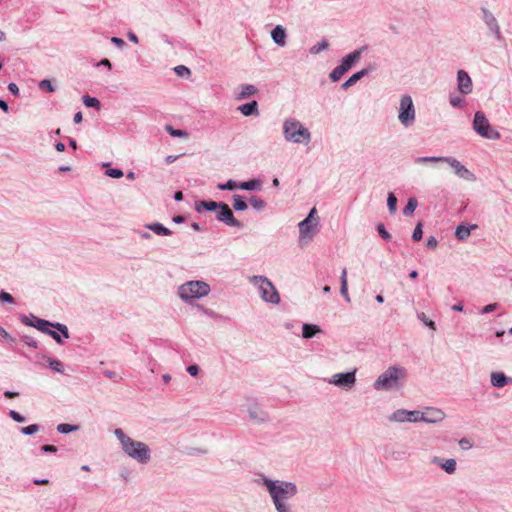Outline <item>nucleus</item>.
Segmentation results:
<instances>
[{"mask_svg": "<svg viewBox=\"0 0 512 512\" xmlns=\"http://www.w3.org/2000/svg\"><path fill=\"white\" fill-rule=\"evenodd\" d=\"M417 318L423 323L425 324L427 327H429L430 329L432 330H435L436 329V325H435V322L428 319L425 315V313L423 312H419L417 313Z\"/></svg>", "mask_w": 512, "mask_h": 512, "instance_id": "79ce46f5", "label": "nucleus"}, {"mask_svg": "<svg viewBox=\"0 0 512 512\" xmlns=\"http://www.w3.org/2000/svg\"><path fill=\"white\" fill-rule=\"evenodd\" d=\"M345 73L346 72L344 71V69L340 65H338L330 72L329 77L332 82H337L342 78V76Z\"/></svg>", "mask_w": 512, "mask_h": 512, "instance_id": "ea45409f", "label": "nucleus"}, {"mask_svg": "<svg viewBox=\"0 0 512 512\" xmlns=\"http://www.w3.org/2000/svg\"><path fill=\"white\" fill-rule=\"evenodd\" d=\"M187 372L191 375V376H196L198 375L199 373V367L195 364L193 365H190L187 367Z\"/></svg>", "mask_w": 512, "mask_h": 512, "instance_id": "052dcab7", "label": "nucleus"}, {"mask_svg": "<svg viewBox=\"0 0 512 512\" xmlns=\"http://www.w3.org/2000/svg\"><path fill=\"white\" fill-rule=\"evenodd\" d=\"M407 374L405 367L391 365L377 377L373 383V388L376 391H398L403 387Z\"/></svg>", "mask_w": 512, "mask_h": 512, "instance_id": "20e7f679", "label": "nucleus"}, {"mask_svg": "<svg viewBox=\"0 0 512 512\" xmlns=\"http://www.w3.org/2000/svg\"><path fill=\"white\" fill-rule=\"evenodd\" d=\"M490 382L494 388H503L509 384H512V378L506 376L503 372H492L490 374Z\"/></svg>", "mask_w": 512, "mask_h": 512, "instance_id": "412c9836", "label": "nucleus"}, {"mask_svg": "<svg viewBox=\"0 0 512 512\" xmlns=\"http://www.w3.org/2000/svg\"><path fill=\"white\" fill-rule=\"evenodd\" d=\"M233 208L236 211H245L248 208V205L243 196L239 194L233 195Z\"/></svg>", "mask_w": 512, "mask_h": 512, "instance_id": "2f4dec72", "label": "nucleus"}, {"mask_svg": "<svg viewBox=\"0 0 512 512\" xmlns=\"http://www.w3.org/2000/svg\"><path fill=\"white\" fill-rule=\"evenodd\" d=\"M113 434L116 437L121 451L130 459L140 465L148 464L152 459V450L148 444L131 438L121 428H115Z\"/></svg>", "mask_w": 512, "mask_h": 512, "instance_id": "f03ea898", "label": "nucleus"}, {"mask_svg": "<svg viewBox=\"0 0 512 512\" xmlns=\"http://www.w3.org/2000/svg\"><path fill=\"white\" fill-rule=\"evenodd\" d=\"M271 38L277 46H286V29L282 25H276L271 31Z\"/></svg>", "mask_w": 512, "mask_h": 512, "instance_id": "4be33fe9", "label": "nucleus"}, {"mask_svg": "<svg viewBox=\"0 0 512 512\" xmlns=\"http://www.w3.org/2000/svg\"><path fill=\"white\" fill-rule=\"evenodd\" d=\"M316 213V208H312L308 215L306 216V218L298 224L300 244H307L314 237L316 233V228L319 223V220L316 217Z\"/></svg>", "mask_w": 512, "mask_h": 512, "instance_id": "9d476101", "label": "nucleus"}, {"mask_svg": "<svg viewBox=\"0 0 512 512\" xmlns=\"http://www.w3.org/2000/svg\"><path fill=\"white\" fill-rule=\"evenodd\" d=\"M39 87L42 88V89H46L48 92H54L55 91L54 85L48 79L41 80L39 82Z\"/></svg>", "mask_w": 512, "mask_h": 512, "instance_id": "de8ad7c7", "label": "nucleus"}, {"mask_svg": "<svg viewBox=\"0 0 512 512\" xmlns=\"http://www.w3.org/2000/svg\"><path fill=\"white\" fill-rule=\"evenodd\" d=\"M482 20L489 32L497 39H501L502 34L500 26L494 14L487 8H481Z\"/></svg>", "mask_w": 512, "mask_h": 512, "instance_id": "dca6fc26", "label": "nucleus"}, {"mask_svg": "<svg viewBox=\"0 0 512 512\" xmlns=\"http://www.w3.org/2000/svg\"><path fill=\"white\" fill-rule=\"evenodd\" d=\"M249 202L256 211H261L266 207L265 201L257 196H251Z\"/></svg>", "mask_w": 512, "mask_h": 512, "instance_id": "4c0bfd02", "label": "nucleus"}, {"mask_svg": "<svg viewBox=\"0 0 512 512\" xmlns=\"http://www.w3.org/2000/svg\"><path fill=\"white\" fill-rule=\"evenodd\" d=\"M8 90L15 96L19 95V88L15 83H9Z\"/></svg>", "mask_w": 512, "mask_h": 512, "instance_id": "0e129e2a", "label": "nucleus"}, {"mask_svg": "<svg viewBox=\"0 0 512 512\" xmlns=\"http://www.w3.org/2000/svg\"><path fill=\"white\" fill-rule=\"evenodd\" d=\"M262 187V182L259 179H251L244 182H239V189L246 191H259Z\"/></svg>", "mask_w": 512, "mask_h": 512, "instance_id": "cd10ccee", "label": "nucleus"}, {"mask_svg": "<svg viewBox=\"0 0 512 512\" xmlns=\"http://www.w3.org/2000/svg\"><path fill=\"white\" fill-rule=\"evenodd\" d=\"M364 50H366V47L356 49L353 52L347 54L341 59L339 65L344 69L345 72H347L361 58Z\"/></svg>", "mask_w": 512, "mask_h": 512, "instance_id": "aec40b11", "label": "nucleus"}, {"mask_svg": "<svg viewBox=\"0 0 512 512\" xmlns=\"http://www.w3.org/2000/svg\"><path fill=\"white\" fill-rule=\"evenodd\" d=\"M387 206H388L389 212L391 214H394L396 212V209H397V198L394 195V193H392V192L388 193Z\"/></svg>", "mask_w": 512, "mask_h": 512, "instance_id": "a19ab883", "label": "nucleus"}, {"mask_svg": "<svg viewBox=\"0 0 512 512\" xmlns=\"http://www.w3.org/2000/svg\"><path fill=\"white\" fill-rule=\"evenodd\" d=\"M211 286L206 280H188L177 287L176 295L185 304L194 305L211 293Z\"/></svg>", "mask_w": 512, "mask_h": 512, "instance_id": "39448f33", "label": "nucleus"}, {"mask_svg": "<svg viewBox=\"0 0 512 512\" xmlns=\"http://www.w3.org/2000/svg\"><path fill=\"white\" fill-rule=\"evenodd\" d=\"M370 72L369 68H364L356 73H354L352 76H350L342 85L341 88L346 90L349 87L355 85L361 78L366 76Z\"/></svg>", "mask_w": 512, "mask_h": 512, "instance_id": "a878e982", "label": "nucleus"}, {"mask_svg": "<svg viewBox=\"0 0 512 512\" xmlns=\"http://www.w3.org/2000/svg\"><path fill=\"white\" fill-rule=\"evenodd\" d=\"M217 188L219 190L233 191V190L239 189V182L229 179L226 183L218 184Z\"/></svg>", "mask_w": 512, "mask_h": 512, "instance_id": "58836bf2", "label": "nucleus"}, {"mask_svg": "<svg viewBox=\"0 0 512 512\" xmlns=\"http://www.w3.org/2000/svg\"><path fill=\"white\" fill-rule=\"evenodd\" d=\"M111 42H112L114 45H116L117 47H119V48H122V47H124V46H125V42H124V40H123V39H121V38H118V37H112V38H111Z\"/></svg>", "mask_w": 512, "mask_h": 512, "instance_id": "e2e57ef3", "label": "nucleus"}, {"mask_svg": "<svg viewBox=\"0 0 512 512\" xmlns=\"http://www.w3.org/2000/svg\"><path fill=\"white\" fill-rule=\"evenodd\" d=\"M30 327L52 337L56 343L63 344L64 340L69 339L68 327L59 322H50L38 317H33V322H26Z\"/></svg>", "mask_w": 512, "mask_h": 512, "instance_id": "0eeeda50", "label": "nucleus"}, {"mask_svg": "<svg viewBox=\"0 0 512 512\" xmlns=\"http://www.w3.org/2000/svg\"><path fill=\"white\" fill-rule=\"evenodd\" d=\"M497 307H498L497 303H491V304L484 306L481 312L483 314L491 313V312L495 311L497 309Z\"/></svg>", "mask_w": 512, "mask_h": 512, "instance_id": "13d9d810", "label": "nucleus"}, {"mask_svg": "<svg viewBox=\"0 0 512 512\" xmlns=\"http://www.w3.org/2000/svg\"><path fill=\"white\" fill-rule=\"evenodd\" d=\"M438 245V241L434 236H430L427 239L426 246L428 249H435Z\"/></svg>", "mask_w": 512, "mask_h": 512, "instance_id": "6e6d98bb", "label": "nucleus"}, {"mask_svg": "<svg viewBox=\"0 0 512 512\" xmlns=\"http://www.w3.org/2000/svg\"><path fill=\"white\" fill-rule=\"evenodd\" d=\"M82 100H83V104L88 108H96V109L100 108V101L95 97H91L89 95H84Z\"/></svg>", "mask_w": 512, "mask_h": 512, "instance_id": "c9c22d12", "label": "nucleus"}, {"mask_svg": "<svg viewBox=\"0 0 512 512\" xmlns=\"http://www.w3.org/2000/svg\"><path fill=\"white\" fill-rule=\"evenodd\" d=\"M283 139L290 144L307 146L312 141L310 129L296 117H286L282 121Z\"/></svg>", "mask_w": 512, "mask_h": 512, "instance_id": "7ed1b4c3", "label": "nucleus"}, {"mask_svg": "<svg viewBox=\"0 0 512 512\" xmlns=\"http://www.w3.org/2000/svg\"><path fill=\"white\" fill-rule=\"evenodd\" d=\"M242 406L251 421L255 423H263L267 420V413L261 408L255 399L246 398Z\"/></svg>", "mask_w": 512, "mask_h": 512, "instance_id": "ddd939ff", "label": "nucleus"}, {"mask_svg": "<svg viewBox=\"0 0 512 512\" xmlns=\"http://www.w3.org/2000/svg\"><path fill=\"white\" fill-rule=\"evenodd\" d=\"M216 219L229 227H242L241 222L235 218L229 205L224 202L216 212Z\"/></svg>", "mask_w": 512, "mask_h": 512, "instance_id": "2eb2a0df", "label": "nucleus"}, {"mask_svg": "<svg viewBox=\"0 0 512 512\" xmlns=\"http://www.w3.org/2000/svg\"><path fill=\"white\" fill-rule=\"evenodd\" d=\"M0 301L1 302H7V303H13L14 302V298L8 292L1 291L0 292Z\"/></svg>", "mask_w": 512, "mask_h": 512, "instance_id": "603ef678", "label": "nucleus"}, {"mask_svg": "<svg viewBox=\"0 0 512 512\" xmlns=\"http://www.w3.org/2000/svg\"><path fill=\"white\" fill-rule=\"evenodd\" d=\"M457 90L462 95H469L473 91L472 79L465 70L457 72Z\"/></svg>", "mask_w": 512, "mask_h": 512, "instance_id": "a211bd4d", "label": "nucleus"}, {"mask_svg": "<svg viewBox=\"0 0 512 512\" xmlns=\"http://www.w3.org/2000/svg\"><path fill=\"white\" fill-rule=\"evenodd\" d=\"M166 131L172 136V137H178V138H185L187 137V132L180 129H174L172 126H166Z\"/></svg>", "mask_w": 512, "mask_h": 512, "instance_id": "37998d69", "label": "nucleus"}, {"mask_svg": "<svg viewBox=\"0 0 512 512\" xmlns=\"http://www.w3.org/2000/svg\"><path fill=\"white\" fill-rule=\"evenodd\" d=\"M321 333H323V330L319 325L310 323H304L302 325V337L304 339H311Z\"/></svg>", "mask_w": 512, "mask_h": 512, "instance_id": "b1692460", "label": "nucleus"}, {"mask_svg": "<svg viewBox=\"0 0 512 512\" xmlns=\"http://www.w3.org/2000/svg\"><path fill=\"white\" fill-rule=\"evenodd\" d=\"M23 341L26 345L30 346V347H33V348H37L38 346V343L37 341H35L33 338L31 337H28V336H24L23 337Z\"/></svg>", "mask_w": 512, "mask_h": 512, "instance_id": "bf43d9fd", "label": "nucleus"}, {"mask_svg": "<svg viewBox=\"0 0 512 512\" xmlns=\"http://www.w3.org/2000/svg\"><path fill=\"white\" fill-rule=\"evenodd\" d=\"M449 103L452 107H461L464 104V100L460 96H450Z\"/></svg>", "mask_w": 512, "mask_h": 512, "instance_id": "09e8293b", "label": "nucleus"}, {"mask_svg": "<svg viewBox=\"0 0 512 512\" xmlns=\"http://www.w3.org/2000/svg\"><path fill=\"white\" fill-rule=\"evenodd\" d=\"M327 382L338 388L351 390L356 384V370L344 373H335L327 379Z\"/></svg>", "mask_w": 512, "mask_h": 512, "instance_id": "f8f14e48", "label": "nucleus"}, {"mask_svg": "<svg viewBox=\"0 0 512 512\" xmlns=\"http://www.w3.org/2000/svg\"><path fill=\"white\" fill-rule=\"evenodd\" d=\"M476 228V225L465 226L459 225L456 228L455 236L461 241H465L469 238L471 231Z\"/></svg>", "mask_w": 512, "mask_h": 512, "instance_id": "c85d7f7f", "label": "nucleus"}, {"mask_svg": "<svg viewBox=\"0 0 512 512\" xmlns=\"http://www.w3.org/2000/svg\"><path fill=\"white\" fill-rule=\"evenodd\" d=\"M254 482L265 487L275 512H296L292 500L298 495L299 490L295 482L272 479L264 474Z\"/></svg>", "mask_w": 512, "mask_h": 512, "instance_id": "f257e3e1", "label": "nucleus"}, {"mask_svg": "<svg viewBox=\"0 0 512 512\" xmlns=\"http://www.w3.org/2000/svg\"><path fill=\"white\" fill-rule=\"evenodd\" d=\"M448 164L453 170L454 173L461 179L466 180L468 182L476 181L475 174L470 171L466 166H464L459 160L454 157L446 156L445 162Z\"/></svg>", "mask_w": 512, "mask_h": 512, "instance_id": "4468645a", "label": "nucleus"}, {"mask_svg": "<svg viewBox=\"0 0 512 512\" xmlns=\"http://www.w3.org/2000/svg\"><path fill=\"white\" fill-rule=\"evenodd\" d=\"M459 446L462 450H469L472 448V443L467 438H462L459 440Z\"/></svg>", "mask_w": 512, "mask_h": 512, "instance_id": "5fc2aeb1", "label": "nucleus"}, {"mask_svg": "<svg viewBox=\"0 0 512 512\" xmlns=\"http://www.w3.org/2000/svg\"><path fill=\"white\" fill-rule=\"evenodd\" d=\"M377 231L379 233V235L385 239V240H390L391 239V235L390 233L386 230L385 226L383 224H379L377 226Z\"/></svg>", "mask_w": 512, "mask_h": 512, "instance_id": "8fccbe9b", "label": "nucleus"}, {"mask_svg": "<svg viewBox=\"0 0 512 512\" xmlns=\"http://www.w3.org/2000/svg\"><path fill=\"white\" fill-rule=\"evenodd\" d=\"M105 174L111 178H121L124 173L121 169H118V168H110V169H107Z\"/></svg>", "mask_w": 512, "mask_h": 512, "instance_id": "a18cd8bd", "label": "nucleus"}, {"mask_svg": "<svg viewBox=\"0 0 512 512\" xmlns=\"http://www.w3.org/2000/svg\"><path fill=\"white\" fill-rule=\"evenodd\" d=\"M145 228L159 236H169L172 233L168 228H166L163 224L159 222L146 224Z\"/></svg>", "mask_w": 512, "mask_h": 512, "instance_id": "bb28decb", "label": "nucleus"}, {"mask_svg": "<svg viewBox=\"0 0 512 512\" xmlns=\"http://www.w3.org/2000/svg\"><path fill=\"white\" fill-rule=\"evenodd\" d=\"M40 430V426L37 424H31L29 426L21 428V432L24 435H33Z\"/></svg>", "mask_w": 512, "mask_h": 512, "instance_id": "c03bdc74", "label": "nucleus"}, {"mask_svg": "<svg viewBox=\"0 0 512 512\" xmlns=\"http://www.w3.org/2000/svg\"><path fill=\"white\" fill-rule=\"evenodd\" d=\"M9 416L18 423H23L26 421L25 417L15 410H10Z\"/></svg>", "mask_w": 512, "mask_h": 512, "instance_id": "3c124183", "label": "nucleus"}, {"mask_svg": "<svg viewBox=\"0 0 512 512\" xmlns=\"http://www.w3.org/2000/svg\"><path fill=\"white\" fill-rule=\"evenodd\" d=\"M430 463L438 466L449 475L454 474L457 470V461L454 458H441L439 456H433L430 459Z\"/></svg>", "mask_w": 512, "mask_h": 512, "instance_id": "6ab92c4d", "label": "nucleus"}, {"mask_svg": "<svg viewBox=\"0 0 512 512\" xmlns=\"http://www.w3.org/2000/svg\"><path fill=\"white\" fill-rule=\"evenodd\" d=\"M421 410H407L399 408L390 413L387 419L390 423L404 424V423H419L421 422Z\"/></svg>", "mask_w": 512, "mask_h": 512, "instance_id": "9b49d317", "label": "nucleus"}, {"mask_svg": "<svg viewBox=\"0 0 512 512\" xmlns=\"http://www.w3.org/2000/svg\"><path fill=\"white\" fill-rule=\"evenodd\" d=\"M78 429H79V426L71 425L68 423H61V424H58L56 427V430L61 434H68V433L77 431Z\"/></svg>", "mask_w": 512, "mask_h": 512, "instance_id": "f704fd0d", "label": "nucleus"}, {"mask_svg": "<svg viewBox=\"0 0 512 512\" xmlns=\"http://www.w3.org/2000/svg\"><path fill=\"white\" fill-rule=\"evenodd\" d=\"M397 111V119L404 128H410L415 124L416 108L413 99L409 94H403L400 96Z\"/></svg>", "mask_w": 512, "mask_h": 512, "instance_id": "6e6552de", "label": "nucleus"}, {"mask_svg": "<svg viewBox=\"0 0 512 512\" xmlns=\"http://www.w3.org/2000/svg\"><path fill=\"white\" fill-rule=\"evenodd\" d=\"M41 450L45 453H47V452L55 453L57 451V447L54 445L45 444L41 447Z\"/></svg>", "mask_w": 512, "mask_h": 512, "instance_id": "680f3d73", "label": "nucleus"}, {"mask_svg": "<svg viewBox=\"0 0 512 512\" xmlns=\"http://www.w3.org/2000/svg\"><path fill=\"white\" fill-rule=\"evenodd\" d=\"M340 293H341L342 297L345 299L346 302L349 303L351 301L349 293H348V283L347 284H341Z\"/></svg>", "mask_w": 512, "mask_h": 512, "instance_id": "864d4df0", "label": "nucleus"}, {"mask_svg": "<svg viewBox=\"0 0 512 512\" xmlns=\"http://www.w3.org/2000/svg\"><path fill=\"white\" fill-rule=\"evenodd\" d=\"M472 129L477 135L485 139L498 140L501 137V134L491 126L483 111L475 112Z\"/></svg>", "mask_w": 512, "mask_h": 512, "instance_id": "1a4fd4ad", "label": "nucleus"}, {"mask_svg": "<svg viewBox=\"0 0 512 512\" xmlns=\"http://www.w3.org/2000/svg\"><path fill=\"white\" fill-rule=\"evenodd\" d=\"M137 234L139 235V237L141 239H144V240H150L152 237L148 231L139 230V231H137Z\"/></svg>", "mask_w": 512, "mask_h": 512, "instance_id": "69168bd1", "label": "nucleus"}, {"mask_svg": "<svg viewBox=\"0 0 512 512\" xmlns=\"http://www.w3.org/2000/svg\"><path fill=\"white\" fill-rule=\"evenodd\" d=\"M329 47V43L327 40L323 39L322 41L314 44L312 47H310L309 49V53L311 55H317L325 50H327Z\"/></svg>", "mask_w": 512, "mask_h": 512, "instance_id": "473e14b6", "label": "nucleus"}, {"mask_svg": "<svg viewBox=\"0 0 512 512\" xmlns=\"http://www.w3.org/2000/svg\"><path fill=\"white\" fill-rule=\"evenodd\" d=\"M446 156H421L415 158L414 162L416 164H426V163H444Z\"/></svg>", "mask_w": 512, "mask_h": 512, "instance_id": "7c9ffc66", "label": "nucleus"}, {"mask_svg": "<svg viewBox=\"0 0 512 512\" xmlns=\"http://www.w3.org/2000/svg\"><path fill=\"white\" fill-rule=\"evenodd\" d=\"M174 70L176 74H178L179 76H183L184 74H190V70L183 65L176 66Z\"/></svg>", "mask_w": 512, "mask_h": 512, "instance_id": "4d7b16f0", "label": "nucleus"}, {"mask_svg": "<svg viewBox=\"0 0 512 512\" xmlns=\"http://www.w3.org/2000/svg\"><path fill=\"white\" fill-rule=\"evenodd\" d=\"M47 362H48L49 367L52 370H54L55 372H58V373L64 372L63 363L61 361L51 358V357H47Z\"/></svg>", "mask_w": 512, "mask_h": 512, "instance_id": "e433bc0d", "label": "nucleus"}, {"mask_svg": "<svg viewBox=\"0 0 512 512\" xmlns=\"http://www.w3.org/2000/svg\"><path fill=\"white\" fill-rule=\"evenodd\" d=\"M421 411V422H425L428 424H436L443 421L446 418L445 412L439 408L427 407Z\"/></svg>", "mask_w": 512, "mask_h": 512, "instance_id": "f3484780", "label": "nucleus"}, {"mask_svg": "<svg viewBox=\"0 0 512 512\" xmlns=\"http://www.w3.org/2000/svg\"><path fill=\"white\" fill-rule=\"evenodd\" d=\"M238 110L244 115V116H251L258 113V103L256 101H251L248 103H245L238 107Z\"/></svg>", "mask_w": 512, "mask_h": 512, "instance_id": "c756f323", "label": "nucleus"}, {"mask_svg": "<svg viewBox=\"0 0 512 512\" xmlns=\"http://www.w3.org/2000/svg\"><path fill=\"white\" fill-rule=\"evenodd\" d=\"M417 205H418V202H417L416 198H414V197L409 198L406 206L403 209V214L405 216H412L417 208Z\"/></svg>", "mask_w": 512, "mask_h": 512, "instance_id": "72a5a7b5", "label": "nucleus"}, {"mask_svg": "<svg viewBox=\"0 0 512 512\" xmlns=\"http://www.w3.org/2000/svg\"><path fill=\"white\" fill-rule=\"evenodd\" d=\"M0 335L5 340L13 341V338L10 336V334L1 326H0Z\"/></svg>", "mask_w": 512, "mask_h": 512, "instance_id": "774afa93", "label": "nucleus"}, {"mask_svg": "<svg viewBox=\"0 0 512 512\" xmlns=\"http://www.w3.org/2000/svg\"><path fill=\"white\" fill-rule=\"evenodd\" d=\"M222 203L223 202H216V201H211V200L210 201H206V200L196 201L195 202V210L197 213H202L204 210L217 212V210L220 208Z\"/></svg>", "mask_w": 512, "mask_h": 512, "instance_id": "5701e85b", "label": "nucleus"}, {"mask_svg": "<svg viewBox=\"0 0 512 512\" xmlns=\"http://www.w3.org/2000/svg\"><path fill=\"white\" fill-rule=\"evenodd\" d=\"M257 88L252 84H243L239 87L238 92L236 94L237 100L247 99L257 93Z\"/></svg>", "mask_w": 512, "mask_h": 512, "instance_id": "393cba45", "label": "nucleus"}, {"mask_svg": "<svg viewBox=\"0 0 512 512\" xmlns=\"http://www.w3.org/2000/svg\"><path fill=\"white\" fill-rule=\"evenodd\" d=\"M423 236L422 224L418 223L413 231L412 239L414 241H420Z\"/></svg>", "mask_w": 512, "mask_h": 512, "instance_id": "49530a36", "label": "nucleus"}, {"mask_svg": "<svg viewBox=\"0 0 512 512\" xmlns=\"http://www.w3.org/2000/svg\"><path fill=\"white\" fill-rule=\"evenodd\" d=\"M198 310L209 317H212L215 314L213 310L205 308L204 306H198Z\"/></svg>", "mask_w": 512, "mask_h": 512, "instance_id": "338daca9", "label": "nucleus"}, {"mask_svg": "<svg viewBox=\"0 0 512 512\" xmlns=\"http://www.w3.org/2000/svg\"><path fill=\"white\" fill-rule=\"evenodd\" d=\"M249 283L257 290L259 297L265 303L278 305L280 294L275 285L263 275H253L248 278Z\"/></svg>", "mask_w": 512, "mask_h": 512, "instance_id": "423d86ee", "label": "nucleus"}]
</instances>
